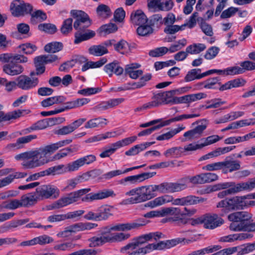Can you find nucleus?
Listing matches in <instances>:
<instances>
[{
    "label": "nucleus",
    "instance_id": "nucleus-1",
    "mask_svg": "<svg viewBox=\"0 0 255 255\" xmlns=\"http://www.w3.org/2000/svg\"><path fill=\"white\" fill-rule=\"evenodd\" d=\"M70 14L76 19L73 24L74 29L77 30L75 33V44L89 40L95 36L94 31L87 29L92 23V20L87 13L82 10L74 9L71 10Z\"/></svg>",
    "mask_w": 255,
    "mask_h": 255
},
{
    "label": "nucleus",
    "instance_id": "nucleus-2",
    "mask_svg": "<svg viewBox=\"0 0 255 255\" xmlns=\"http://www.w3.org/2000/svg\"><path fill=\"white\" fill-rule=\"evenodd\" d=\"M228 219L231 222L229 229L236 232H255V222L253 214L247 211L236 212L229 214Z\"/></svg>",
    "mask_w": 255,
    "mask_h": 255
},
{
    "label": "nucleus",
    "instance_id": "nucleus-3",
    "mask_svg": "<svg viewBox=\"0 0 255 255\" xmlns=\"http://www.w3.org/2000/svg\"><path fill=\"white\" fill-rule=\"evenodd\" d=\"M27 61V58L20 54L6 53L0 55V61L6 63L2 67L3 72L11 76L21 74L23 67L19 64Z\"/></svg>",
    "mask_w": 255,
    "mask_h": 255
},
{
    "label": "nucleus",
    "instance_id": "nucleus-4",
    "mask_svg": "<svg viewBox=\"0 0 255 255\" xmlns=\"http://www.w3.org/2000/svg\"><path fill=\"white\" fill-rule=\"evenodd\" d=\"M16 160H23L21 165L25 169H33L49 162L48 159L38 157L36 149L26 151L17 154L14 157Z\"/></svg>",
    "mask_w": 255,
    "mask_h": 255
},
{
    "label": "nucleus",
    "instance_id": "nucleus-5",
    "mask_svg": "<svg viewBox=\"0 0 255 255\" xmlns=\"http://www.w3.org/2000/svg\"><path fill=\"white\" fill-rule=\"evenodd\" d=\"M223 215H218L216 213H207L196 218L191 219V225L196 226L203 224L205 229L213 230L220 226L223 223L221 217Z\"/></svg>",
    "mask_w": 255,
    "mask_h": 255
},
{
    "label": "nucleus",
    "instance_id": "nucleus-6",
    "mask_svg": "<svg viewBox=\"0 0 255 255\" xmlns=\"http://www.w3.org/2000/svg\"><path fill=\"white\" fill-rule=\"evenodd\" d=\"M159 200L160 206L166 203L172 201V204L175 205L186 206L193 205L203 203L207 201L206 198L201 197H197L194 195H189L181 198H177L173 200L172 196L167 195L157 197Z\"/></svg>",
    "mask_w": 255,
    "mask_h": 255
},
{
    "label": "nucleus",
    "instance_id": "nucleus-7",
    "mask_svg": "<svg viewBox=\"0 0 255 255\" xmlns=\"http://www.w3.org/2000/svg\"><path fill=\"white\" fill-rule=\"evenodd\" d=\"M177 90H172L155 94L152 98V101L144 104V108L157 107L162 105H173L174 95Z\"/></svg>",
    "mask_w": 255,
    "mask_h": 255
},
{
    "label": "nucleus",
    "instance_id": "nucleus-8",
    "mask_svg": "<svg viewBox=\"0 0 255 255\" xmlns=\"http://www.w3.org/2000/svg\"><path fill=\"white\" fill-rule=\"evenodd\" d=\"M165 236L161 232H151L148 234H144L139 237L133 238L131 242L128 243L126 246L123 247L121 250L122 252H125L126 250L131 249L135 250L146 242L150 241L153 239L155 241H157L160 239L164 238Z\"/></svg>",
    "mask_w": 255,
    "mask_h": 255
},
{
    "label": "nucleus",
    "instance_id": "nucleus-9",
    "mask_svg": "<svg viewBox=\"0 0 255 255\" xmlns=\"http://www.w3.org/2000/svg\"><path fill=\"white\" fill-rule=\"evenodd\" d=\"M33 6L23 0H14L10 4V10L12 15L15 17L31 14Z\"/></svg>",
    "mask_w": 255,
    "mask_h": 255
},
{
    "label": "nucleus",
    "instance_id": "nucleus-10",
    "mask_svg": "<svg viewBox=\"0 0 255 255\" xmlns=\"http://www.w3.org/2000/svg\"><path fill=\"white\" fill-rule=\"evenodd\" d=\"M35 191L39 200L49 199L53 195L56 198L59 194V189L55 186L50 184L41 185L36 189Z\"/></svg>",
    "mask_w": 255,
    "mask_h": 255
},
{
    "label": "nucleus",
    "instance_id": "nucleus-11",
    "mask_svg": "<svg viewBox=\"0 0 255 255\" xmlns=\"http://www.w3.org/2000/svg\"><path fill=\"white\" fill-rule=\"evenodd\" d=\"M116 194L111 189H104L97 193H90L82 198L83 202H92L94 200H102L110 197H115Z\"/></svg>",
    "mask_w": 255,
    "mask_h": 255
},
{
    "label": "nucleus",
    "instance_id": "nucleus-12",
    "mask_svg": "<svg viewBox=\"0 0 255 255\" xmlns=\"http://www.w3.org/2000/svg\"><path fill=\"white\" fill-rule=\"evenodd\" d=\"M17 87L23 90H29L35 88L38 84L37 78L31 79L26 75H20L16 80Z\"/></svg>",
    "mask_w": 255,
    "mask_h": 255
},
{
    "label": "nucleus",
    "instance_id": "nucleus-13",
    "mask_svg": "<svg viewBox=\"0 0 255 255\" xmlns=\"http://www.w3.org/2000/svg\"><path fill=\"white\" fill-rule=\"evenodd\" d=\"M3 106L0 104V123L9 121L11 120L17 119L24 115V113L28 114L29 110H17L5 113L1 111Z\"/></svg>",
    "mask_w": 255,
    "mask_h": 255
},
{
    "label": "nucleus",
    "instance_id": "nucleus-14",
    "mask_svg": "<svg viewBox=\"0 0 255 255\" xmlns=\"http://www.w3.org/2000/svg\"><path fill=\"white\" fill-rule=\"evenodd\" d=\"M91 191L90 188H85L79 190L68 194L66 196L60 198L61 203L65 207L78 201V199L84 194Z\"/></svg>",
    "mask_w": 255,
    "mask_h": 255
},
{
    "label": "nucleus",
    "instance_id": "nucleus-15",
    "mask_svg": "<svg viewBox=\"0 0 255 255\" xmlns=\"http://www.w3.org/2000/svg\"><path fill=\"white\" fill-rule=\"evenodd\" d=\"M224 195L235 194L243 191H248L246 182L235 184V182L224 183Z\"/></svg>",
    "mask_w": 255,
    "mask_h": 255
},
{
    "label": "nucleus",
    "instance_id": "nucleus-16",
    "mask_svg": "<svg viewBox=\"0 0 255 255\" xmlns=\"http://www.w3.org/2000/svg\"><path fill=\"white\" fill-rule=\"evenodd\" d=\"M125 101V99L117 98L111 99L106 101H103L93 108V110L94 111H103L108 110L110 108H113L116 106H118L119 104Z\"/></svg>",
    "mask_w": 255,
    "mask_h": 255
},
{
    "label": "nucleus",
    "instance_id": "nucleus-17",
    "mask_svg": "<svg viewBox=\"0 0 255 255\" xmlns=\"http://www.w3.org/2000/svg\"><path fill=\"white\" fill-rule=\"evenodd\" d=\"M71 164L68 163L67 166L64 164H60L58 165L50 167L47 169L43 170L44 176L60 175L67 172L73 171V169H71Z\"/></svg>",
    "mask_w": 255,
    "mask_h": 255
},
{
    "label": "nucleus",
    "instance_id": "nucleus-18",
    "mask_svg": "<svg viewBox=\"0 0 255 255\" xmlns=\"http://www.w3.org/2000/svg\"><path fill=\"white\" fill-rule=\"evenodd\" d=\"M206 96L207 95L205 93H199L197 94L187 95L179 97H174L173 105L182 103L189 104L192 102L205 98Z\"/></svg>",
    "mask_w": 255,
    "mask_h": 255
},
{
    "label": "nucleus",
    "instance_id": "nucleus-19",
    "mask_svg": "<svg viewBox=\"0 0 255 255\" xmlns=\"http://www.w3.org/2000/svg\"><path fill=\"white\" fill-rule=\"evenodd\" d=\"M119 237L118 235L114 236H102L100 237H93L88 239L90 242L89 247L91 248L101 246L106 243H113L114 239L119 240Z\"/></svg>",
    "mask_w": 255,
    "mask_h": 255
},
{
    "label": "nucleus",
    "instance_id": "nucleus-20",
    "mask_svg": "<svg viewBox=\"0 0 255 255\" xmlns=\"http://www.w3.org/2000/svg\"><path fill=\"white\" fill-rule=\"evenodd\" d=\"M246 199L244 197L236 196L231 198H227L226 199V208L228 210H235L242 209L245 206L244 199Z\"/></svg>",
    "mask_w": 255,
    "mask_h": 255
},
{
    "label": "nucleus",
    "instance_id": "nucleus-21",
    "mask_svg": "<svg viewBox=\"0 0 255 255\" xmlns=\"http://www.w3.org/2000/svg\"><path fill=\"white\" fill-rule=\"evenodd\" d=\"M90 101V99L87 98H78L75 100L69 101L67 102H64L63 107L60 108L61 112L64 111L79 108L88 104Z\"/></svg>",
    "mask_w": 255,
    "mask_h": 255
},
{
    "label": "nucleus",
    "instance_id": "nucleus-22",
    "mask_svg": "<svg viewBox=\"0 0 255 255\" xmlns=\"http://www.w3.org/2000/svg\"><path fill=\"white\" fill-rule=\"evenodd\" d=\"M130 19L133 25H138V26L146 24L148 21L146 16L141 9L133 11L131 13Z\"/></svg>",
    "mask_w": 255,
    "mask_h": 255
},
{
    "label": "nucleus",
    "instance_id": "nucleus-23",
    "mask_svg": "<svg viewBox=\"0 0 255 255\" xmlns=\"http://www.w3.org/2000/svg\"><path fill=\"white\" fill-rule=\"evenodd\" d=\"M144 189H139L138 191L137 196L134 197L136 203H141L150 200L156 196V194L151 193L150 186H141Z\"/></svg>",
    "mask_w": 255,
    "mask_h": 255
},
{
    "label": "nucleus",
    "instance_id": "nucleus-24",
    "mask_svg": "<svg viewBox=\"0 0 255 255\" xmlns=\"http://www.w3.org/2000/svg\"><path fill=\"white\" fill-rule=\"evenodd\" d=\"M235 154L226 157L224 160V173L228 171L231 172L240 169V161L234 160Z\"/></svg>",
    "mask_w": 255,
    "mask_h": 255
},
{
    "label": "nucleus",
    "instance_id": "nucleus-25",
    "mask_svg": "<svg viewBox=\"0 0 255 255\" xmlns=\"http://www.w3.org/2000/svg\"><path fill=\"white\" fill-rule=\"evenodd\" d=\"M96 160V157L94 155L90 154L85 156L71 162V169H73V171L77 170L80 167L83 166L84 164H90Z\"/></svg>",
    "mask_w": 255,
    "mask_h": 255
},
{
    "label": "nucleus",
    "instance_id": "nucleus-26",
    "mask_svg": "<svg viewBox=\"0 0 255 255\" xmlns=\"http://www.w3.org/2000/svg\"><path fill=\"white\" fill-rule=\"evenodd\" d=\"M104 70L110 77L113 76V73L117 75H120L124 71V69L119 65V62L116 60L106 65Z\"/></svg>",
    "mask_w": 255,
    "mask_h": 255
},
{
    "label": "nucleus",
    "instance_id": "nucleus-27",
    "mask_svg": "<svg viewBox=\"0 0 255 255\" xmlns=\"http://www.w3.org/2000/svg\"><path fill=\"white\" fill-rule=\"evenodd\" d=\"M59 147L58 142L47 145L44 147L36 149L38 156H42V158L47 159L46 157L47 154L51 155L56 151Z\"/></svg>",
    "mask_w": 255,
    "mask_h": 255
},
{
    "label": "nucleus",
    "instance_id": "nucleus-28",
    "mask_svg": "<svg viewBox=\"0 0 255 255\" xmlns=\"http://www.w3.org/2000/svg\"><path fill=\"white\" fill-rule=\"evenodd\" d=\"M113 226L112 227H104L103 229V230L101 231V235L102 236H113L114 237V236H116L117 235H118L119 237V240H116L114 239L113 241V242L118 241V242H121L125 240H127L130 237V234H125L123 233H111V232L112 231H115V230L113 229Z\"/></svg>",
    "mask_w": 255,
    "mask_h": 255
},
{
    "label": "nucleus",
    "instance_id": "nucleus-29",
    "mask_svg": "<svg viewBox=\"0 0 255 255\" xmlns=\"http://www.w3.org/2000/svg\"><path fill=\"white\" fill-rule=\"evenodd\" d=\"M140 65L137 63H132L127 65L125 68V74L129 75L130 78L136 79L143 74L141 70H135L138 68Z\"/></svg>",
    "mask_w": 255,
    "mask_h": 255
},
{
    "label": "nucleus",
    "instance_id": "nucleus-30",
    "mask_svg": "<svg viewBox=\"0 0 255 255\" xmlns=\"http://www.w3.org/2000/svg\"><path fill=\"white\" fill-rule=\"evenodd\" d=\"M66 98L63 96H57L47 98L42 100L40 104L44 108L51 106L54 104H62L65 102Z\"/></svg>",
    "mask_w": 255,
    "mask_h": 255
},
{
    "label": "nucleus",
    "instance_id": "nucleus-31",
    "mask_svg": "<svg viewBox=\"0 0 255 255\" xmlns=\"http://www.w3.org/2000/svg\"><path fill=\"white\" fill-rule=\"evenodd\" d=\"M206 125H199L194 129L188 130L184 133L183 136L188 138V140L199 138L203 131L206 128Z\"/></svg>",
    "mask_w": 255,
    "mask_h": 255
},
{
    "label": "nucleus",
    "instance_id": "nucleus-32",
    "mask_svg": "<svg viewBox=\"0 0 255 255\" xmlns=\"http://www.w3.org/2000/svg\"><path fill=\"white\" fill-rule=\"evenodd\" d=\"M113 207L107 205L102 206L97 209L99 221L106 220L113 215Z\"/></svg>",
    "mask_w": 255,
    "mask_h": 255
},
{
    "label": "nucleus",
    "instance_id": "nucleus-33",
    "mask_svg": "<svg viewBox=\"0 0 255 255\" xmlns=\"http://www.w3.org/2000/svg\"><path fill=\"white\" fill-rule=\"evenodd\" d=\"M38 200H39V198L36 191L30 193L27 195H24L21 197V201L22 202L23 207L32 205L36 203Z\"/></svg>",
    "mask_w": 255,
    "mask_h": 255
},
{
    "label": "nucleus",
    "instance_id": "nucleus-34",
    "mask_svg": "<svg viewBox=\"0 0 255 255\" xmlns=\"http://www.w3.org/2000/svg\"><path fill=\"white\" fill-rule=\"evenodd\" d=\"M154 29L152 26L146 23L139 25L136 29V33L140 36L147 37L153 33Z\"/></svg>",
    "mask_w": 255,
    "mask_h": 255
},
{
    "label": "nucleus",
    "instance_id": "nucleus-35",
    "mask_svg": "<svg viewBox=\"0 0 255 255\" xmlns=\"http://www.w3.org/2000/svg\"><path fill=\"white\" fill-rule=\"evenodd\" d=\"M187 178L181 179V183H169V192L170 193L179 192L185 189L187 187L186 184Z\"/></svg>",
    "mask_w": 255,
    "mask_h": 255
},
{
    "label": "nucleus",
    "instance_id": "nucleus-36",
    "mask_svg": "<svg viewBox=\"0 0 255 255\" xmlns=\"http://www.w3.org/2000/svg\"><path fill=\"white\" fill-rule=\"evenodd\" d=\"M89 52L90 54L101 56L108 53V50L102 44L98 45H93L89 48Z\"/></svg>",
    "mask_w": 255,
    "mask_h": 255
},
{
    "label": "nucleus",
    "instance_id": "nucleus-37",
    "mask_svg": "<svg viewBox=\"0 0 255 255\" xmlns=\"http://www.w3.org/2000/svg\"><path fill=\"white\" fill-rule=\"evenodd\" d=\"M63 48L62 42L54 41L49 43L44 46V50L48 53H56L61 51Z\"/></svg>",
    "mask_w": 255,
    "mask_h": 255
},
{
    "label": "nucleus",
    "instance_id": "nucleus-38",
    "mask_svg": "<svg viewBox=\"0 0 255 255\" xmlns=\"http://www.w3.org/2000/svg\"><path fill=\"white\" fill-rule=\"evenodd\" d=\"M107 120L106 119H103L101 118H95L91 119L87 122L85 125V128H94L98 127H103L104 125H107Z\"/></svg>",
    "mask_w": 255,
    "mask_h": 255
},
{
    "label": "nucleus",
    "instance_id": "nucleus-39",
    "mask_svg": "<svg viewBox=\"0 0 255 255\" xmlns=\"http://www.w3.org/2000/svg\"><path fill=\"white\" fill-rule=\"evenodd\" d=\"M221 138L222 137H220L217 135H213L208 136L206 138H202L201 140H204V142L203 143H201L200 144L195 143V147L196 150L198 149H201L205 146L215 143Z\"/></svg>",
    "mask_w": 255,
    "mask_h": 255
},
{
    "label": "nucleus",
    "instance_id": "nucleus-40",
    "mask_svg": "<svg viewBox=\"0 0 255 255\" xmlns=\"http://www.w3.org/2000/svg\"><path fill=\"white\" fill-rule=\"evenodd\" d=\"M246 83L245 80L242 78L235 79L224 84V90H229L233 88L244 86Z\"/></svg>",
    "mask_w": 255,
    "mask_h": 255
},
{
    "label": "nucleus",
    "instance_id": "nucleus-41",
    "mask_svg": "<svg viewBox=\"0 0 255 255\" xmlns=\"http://www.w3.org/2000/svg\"><path fill=\"white\" fill-rule=\"evenodd\" d=\"M39 30L43 31L49 34H53L57 31L56 25L52 23H41L38 26Z\"/></svg>",
    "mask_w": 255,
    "mask_h": 255
},
{
    "label": "nucleus",
    "instance_id": "nucleus-42",
    "mask_svg": "<svg viewBox=\"0 0 255 255\" xmlns=\"http://www.w3.org/2000/svg\"><path fill=\"white\" fill-rule=\"evenodd\" d=\"M206 47L205 44L202 43L193 44L188 46L186 50L187 52L191 54H196L204 51Z\"/></svg>",
    "mask_w": 255,
    "mask_h": 255
},
{
    "label": "nucleus",
    "instance_id": "nucleus-43",
    "mask_svg": "<svg viewBox=\"0 0 255 255\" xmlns=\"http://www.w3.org/2000/svg\"><path fill=\"white\" fill-rule=\"evenodd\" d=\"M175 147L177 149L176 153H175V154H176L177 156H180L181 154H183V155H185L188 154L189 153L188 152H189L196 150L195 143H190L185 146L184 148L181 147Z\"/></svg>",
    "mask_w": 255,
    "mask_h": 255
},
{
    "label": "nucleus",
    "instance_id": "nucleus-44",
    "mask_svg": "<svg viewBox=\"0 0 255 255\" xmlns=\"http://www.w3.org/2000/svg\"><path fill=\"white\" fill-rule=\"evenodd\" d=\"M29 219H24L18 220H13L10 221L8 224L5 225L2 228L4 231H7L12 228H15L19 226L23 225L29 222Z\"/></svg>",
    "mask_w": 255,
    "mask_h": 255
},
{
    "label": "nucleus",
    "instance_id": "nucleus-45",
    "mask_svg": "<svg viewBox=\"0 0 255 255\" xmlns=\"http://www.w3.org/2000/svg\"><path fill=\"white\" fill-rule=\"evenodd\" d=\"M137 139L136 136H132L128 137L125 138L121 140H119L115 143H113L114 146L116 147L117 149L122 147L128 145Z\"/></svg>",
    "mask_w": 255,
    "mask_h": 255
},
{
    "label": "nucleus",
    "instance_id": "nucleus-46",
    "mask_svg": "<svg viewBox=\"0 0 255 255\" xmlns=\"http://www.w3.org/2000/svg\"><path fill=\"white\" fill-rule=\"evenodd\" d=\"M117 25L113 23L104 24L102 25L100 28V32H104L105 34H109L115 32L118 30Z\"/></svg>",
    "mask_w": 255,
    "mask_h": 255
},
{
    "label": "nucleus",
    "instance_id": "nucleus-47",
    "mask_svg": "<svg viewBox=\"0 0 255 255\" xmlns=\"http://www.w3.org/2000/svg\"><path fill=\"white\" fill-rule=\"evenodd\" d=\"M73 19L68 18L65 19L60 28L61 32L64 35H67L72 30Z\"/></svg>",
    "mask_w": 255,
    "mask_h": 255
},
{
    "label": "nucleus",
    "instance_id": "nucleus-48",
    "mask_svg": "<svg viewBox=\"0 0 255 255\" xmlns=\"http://www.w3.org/2000/svg\"><path fill=\"white\" fill-rule=\"evenodd\" d=\"M21 49L23 53L26 54H31L37 49V47L30 43H26L19 45L17 47Z\"/></svg>",
    "mask_w": 255,
    "mask_h": 255
},
{
    "label": "nucleus",
    "instance_id": "nucleus-49",
    "mask_svg": "<svg viewBox=\"0 0 255 255\" xmlns=\"http://www.w3.org/2000/svg\"><path fill=\"white\" fill-rule=\"evenodd\" d=\"M238 247V255H243L248 254L255 250V242L252 244H248L246 245H242Z\"/></svg>",
    "mask_w": 255,
    "mask_h": 255
},
{
    "label": "nucleus",
    "instance_id": "nucleus-50",
    "mask_svg": "<svg viewBox=\"0 0 255 255\" xmlns=\"http://www.w3.org/2000/svg\"><path fill=\"white\" fill-rule=\"evenodd\" d=\"M168 51V48L166 47H161L151 50L149 52V55L151 57H156L164 55Z\"/></svg>",
    "mask_w": 255,
    "mask_h": 255
},
{
    "label": "nucleus",
    "instance_id": "nucleus-51",
    "mask_svg": "<svg viewBox=\"0 0 255 255\" xmlns=\"http://www.w3.org/2000/svg\"><path fill=\"white\" fill-rule=\"evenodd\" d=\"M244 70L239 66H234L227 68L224 69V75H235L242 74Z\"/></svg>",
    "mask_w": 255,
    "mask_h": 255
},
{
    "label": "nucleus",
    "instance_id": "nucleus-52",
    "mask_svg": "<svg viewBox=\"0 0 255 255\" xmlns=\"http://www.w3.org/2000/svg\"><path fill=\"white\" fill-rule=\"evenodd\" d=\"M43 61L45 64L52 63L58 59L57 55L54 54L44 55L36 57V60Z\"/></svg>",
    "mask_w": 255,
    "mask_h": 255
},
{
    "label": "nucleus",
    "instance_id": "nucleus-53",
    "mask_svg": "<svg viewBox=\"0 0 255 255\" xmlns=\"http://www.w3.org/2000/svg\"><path fill=\"white\" fill-rule=\"evenodd\" d=\"M223 154V148L221 147H219L216 150L211 151L209 153H208L207 154H205L202 156H201L200 159L199 161H202L206 159H209L210 158L213 157H217L218 156L221 154Z\"/></svg>",
    "mask_w": 255,
    "mask_h": 255
},
{
    "label": "nucleus",
    "instance_id": "nucleus-54",
    "mask_svg": "<svg viewBox=\"0 0 255 255\" xmlns=\"http://www.w3.org/2000/svg\"><path fill=\"white\" fill-rule=\"evenodd\" d=\"M102 91V89L100 87L98 88H88L83 89L78 91V94L84 96H89L93 94H97Z\"/></svg>",
    "mask_w": 255,
    "mask_h": 255
},
{
    "label": "nucleus",
    "instance_id": "nucleus-55",
    "mask_svg": "<svg viewBox=\"0 0 255 255\" xmlns=\"http://www.w3.org/2000/svg\"><path fill=\"white\" fill-rule=\"evenodd\" d=\"M223 168V161L207 164L202 167V169L212 171L220 170Z\"/></svg>",
    "mask_w": 255,
    "mask_h": 255
},
{
    "label": "nucleus",
    "instance_id": "nucleus-56",
    "mask_svg": "<svg viewBox=\"0 0 255 255\" xmlns=\"http://www.w3.org/2000/svg\"><path fill=\"white\" fill-rule=\"evenodd\" d=\"M22 206H23L22 201L13 199L11 200L8 203L3 205V207L10 210H14Z\"/></svg>",
    "mask_w": 255,
    "mask_h": 255
},
{
    "label": "nucleus",
    "instance_id": "nucleus-57",
    "mask_svg": "<svg viewBox=\"0 0 255 255\" xmlns=\"http://www.w3.org/2000/svg\"><path fill=\"white\" fill-rule=\"evenodd\" d=\"M31 21L33 22L35 19H39V21L45 20L47 17L46 14L41 10H37L35 12H31Z\"/></svg>",
    "mask_w": 255,
    "mask_h": 255
},
{
    "label": "nucleus",
    "instance_id": "nucleus-58",
    "mask_svg": "<svg viewBox=\"0 0 255 255\" xmlns=\"http://www.w3.org/2000/svg\"><path fill=\"white\" fill-rule=\"evenodd\" d=\"M97 12L100 15L106 14L107 17L110 16L112 14L110 7L108 5L104 4H100L97 7Z\"/></svg>",
    "mask_w": 255,
    "mask_h": 255
},
{
    "label": "nucleus",
    "instance_id": "nucleus-59",
    "mask_svg": "<svg viewBox=\"0 0 255 255\" xmlns=\"http://www.w3.org/2000/svg\"><path fill=\"white\" fill-rule=\"evenodd\" d=\"M37 138V135L35 134H29L24 136H22L17 138L21 148L24 147V144L29 143L32 140Z\"/></svg>",
    "mask_w": 255,
    "mask_h": 255
},
{
    "label": "nucleus",
    "instance_id": "nucleus-60",
    "mask_svg": "<svg viewBox=\"0 0 255 255\" xmlns=\"http://www.w3.org/2000/svg\"><path fill=\"white\" fill-rule=\"evenodd\" d=\"M202 176L204 184L213 182L218 179V175L215 173L212 172L202 173Z\"/></svg>",
    "mask_w": 255,
    "mask_h": 255
},
{
    "label": "nucleus",
    "instance_id": "nucleus-61",
    "mask_svg": "<svg viewBox=\"0 0 255 255\" xmlns=\"http://www.w3.org/2000/svg\"><path fill=\"white\" fill-rule=\"evenodd\" d=\"M174 5L172 0H161L159 10L163 11H169L171 10Z\"/></svg>",
    "mask_w": 255,
    "mask_h": 255
},
{
    "label": "nucleus",
    "instance_id": "nucleus-62",
    "mask_svg": "<svg viewBox=\"0 0 255 255\" xmlns=\"http://www.w3.org/2000/svg\"><path fill=\"white\" fill-rule=\"evenodd\" d=\"M34 240L35 241V245L39 244L41 245L48 244L53 241L52 238L47 235H43L34 238Z\"/></svg>",
    "mask_w": 255,
    "mask_h": 255
},
{
    "label": "nucleus",
    "instance_id": "nucleus-63",
    "mask_svg": "<svg viewBox=\"0 0 255 255\" xmlns=\"http://www.w3.org/2000/svg\"><path fill=\"white\" fill-rule=\"evenodd\" d=\"M126 12L123 7L117 8L114 12V18L115 21L122 22L125 17Z\"/></svg>",
    "mask_w": 255,
    "mask_h": 255
},
{
    "label": "nucleus",
    "instance_id": "nucleus-64",
    "mask_svg": "<svg viewBox=\"0 0 255 255\" xmlns=\"http://www.w3.org/2000/svg\"><path fill=\"white\" fill-rule=\"evenodd\" d=\"M97 251L93 249H83L73 252L68 255H96Z\"/></svg>",
    "mask_w": 255,
    "mask_h": 255
}]
</instances>
